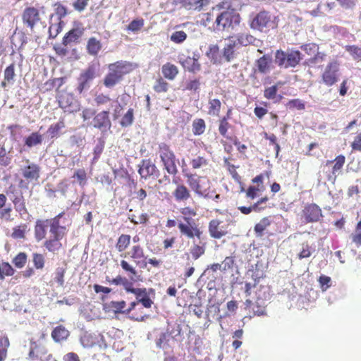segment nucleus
<instances>
[{
  "label": "nucleus",
  "instance_id": "1",
  "mask_svg": "<svg viewBox=\"0 0 361 361\" xmlns=\"http://www.w3.org/2000/svg\"><path fill=\"white\" fill-rule=\"evenodd\" d=\"M241 18L233 9L219 11L214 21L215 30L217 31H230L239 25Z\"/></svg>",
  "mask_w": 361,
  "mask_h": 361
},
{
  "label": "nucleus",
  "instance_id": "2",
  "mask_svg": "<svg viewBox=\"0 0 361 361\" xmlns=\"http://www.w3.org/2000/svg\"><path fill=\"white\" fill-rule=\"evenodd\" d=\"M130 64L126 61H117L109 65V73L104 80V84L106 87L111 88L118 83L123 76L128 73Z\"/></svg>",
  "mask_w": 361,
  "mask_h": 361
},
{
  "label": "nucleus",
  "instance_id": "3",
  "mask_svg": "<svg viewBox=\"0 0 361 361\" xmlns=\"http://www.w3.org/2000/svg\"><path fill=\"white\" fill-rule=\"evenodd\" d=\"M302 58V54L298 50L288 49L286 51L277 50L275 53L274 62L281 68H295Z\"/></svg>",
  "mask_w": 361,
  "mask_h": 361
},
{
  "label": "nucleus",
  "instance_id": "4",
  "mask_svg": "<svg viewBox=\"0 0 361 361\" xmlns=\"http://www.w3.org/2000/svg\"><path fill=\"white\" fill-rule=\"evenodd\" d=\"M249 25L252 30L266 32L271 27H273L271 16L269 12L265 11L250 15L249 18Z\"/></svg>",
  "mask_w": 361,
  "mask_h": 361
},
{
  "label": "nucleus",
  "instance_id": "5",
  "mask_svg": "<svg viewBox=\"0 0 361 361\" xmlns=\"http://www.w3.org/2000/svg\"><path fill=\"white\" fill-rule=\"evenodd\" d=\"M159 154L161 160L167 172L173 175L176 174L178 169L175 163L176 157L174 153L170 150L169 147L164 143L160 145Z\"/></svg>",
  "mask_w": 361,
  "mask_h": 361
},
{
  "label": "nucleus",
  "instance_id": "6",
  "mask_svg": "<svg viewBox=\"0 0 361 361\" xmlns=\"http://www.w3.org/2000/svg\"><path fill=\"white\" fill-rule=\"evenodd\" d=\"M97 72V66L91 64L80 73L78 79V85L77 87L79 93H82L84 90H87L90 87V84L95 78Z\"/></svg>",
  "mask_w": 361,
  "mask_h": 361
},
{
  "label": "nucleus",
  "instance_id": "7",
  "mask_svg": "<svg viewBox=\"0 0 361 361\" xmlns=\"http://www.w3.org/2000/svg\"><path fill=\"white\" fill-rule=\"evenodd\" d=\"M188 182L190 188L199 195L204 194L210 188L211 183L206 177L187 175Z\"/></svg>",
  "mask_w": 361,
  "mask_h": 361
},
{
  "label": "nucleus",
  "instance_id": "8",
  "mask_svg": "<svg viewBox=\"0 0 361 361\" xmlns=\"http://www.w3.org/2000/svg\"><path fill=\"white\" fill-rule=\"evenodd\" d=\"M26 165L21 166L20 173L23 177L28 183H35L38 181L40 176V167L37 164L30 162V160L25 161Z\"/></svg>",
  "mask_w": 361,
  "mask_h": 361
},
{
  "label": "nucleus",
  "instance_id": "9",
  "mask_svg": "<svg viewBox=\"0 0 361 361\" xmlns=\"http://www.w3.org/2000/svg\"><path fill=\"white\" fill-rule=\"evenodd\" d=\"M90 126L99 129L104 133L111 127V122L109 118V111H102L96 114L90 123Z\"/></svg>",
  "mask_w": 361,
  "mask_h": 361
},
{
  "label": "nucleus",
  "instance_id": "10",
  "mask_svg": "<svg viewBox=\"0 0 361 361\" xmlns=\"http://www.w3.org/2000/svg\"><path fill=\"white\" fill-rule=\"evenodd\" d=\"M138 173L142 178L147 180L149 178H157L159 171L150 159H143L139 165Z\"/></svg>",
  "mask_w": 361,
  "mask_h": 361
},
{
  "label": "nucleus",
  "instance_id": "11",
  "mask_svg": "<svg viewBox=\"0 0 361 361\" xmlns=\"http://www.w3.org/2000/svg\"><path fill=\"white\" fill-rule=\"evenodd\" d=\"M51 355L47 353V348L36 343H31L29 352L30 361H49Z\"/></svg>",
  "mask_w": 361,
  "mask_h": 361
},
{
  "label": "nucleus",
  "instance_id": "12",
  "mask_svg": "<svg viewBox=\"0 0 361 361\" xmlns=\"http://www.w3.org/2000/svg\"><path fill=\"white\" fill-rule=\"evenodd\" d=\"M15 210L19 214L21 219L28 220L30 215L29 214L25 206V201L21 192L14 193L11 197Z\"/></svg>",
  "mask_w": 361,
  "mask_h": 361
},
{
  "label": "nucleus",
  "instance_id": "13",
  "mask_svg": "<svg viewBox=\"0 0 361 361\" xmlns=\"http://www.w3.org/2000/svg\"><path fill=\"white\" fill-rule=\"evenodd\" d=\"M232 39L235 44L246 47L248 45H253L256 47H260L262 42L247 32H240L235 35Z\"/></svg>",
  "mask_w": 361,
  "mask_h": 361
},
{
  "label": "nucleus",
  "instance_id": "14",
  "mask_svg": "<svg viewBox=\"0 0 361 361\" xmlns=\"http://www.w3.org/2000/svg\"><path fill=\"white\" fill-rule=\"evenodd\" d=\"M84 30L81 23H75L74 27L63 37V45L67 46L71 42H77L83 35Z\"/></svg>",
  "mask_w": 361,
  "mask_h": 361
},
{
  "label": "nucleus",
  "instance_id": "15",
  "mask_svg": "<svg viewBox=\"0 0 361 361\" xmlns=\"http://www.w3.org/2000/svg\"><path fill=\"white\" fill-rule=\"evenodd\" d=\"M22 19L23 23L32 30L40 19L38 10L34 7L26 8L23 13Z\"/></svg>",
  "mask_w": 361,
  "mask_h": 361
},
{
  "label": "nucleus",
  "instance_id": "16",
  "mask_svg": "<svg viewBox=\"0 0 361 361\" xmlns=\"http://www.w3.org/2000/svg\"><path fill=\"white\" fill-rule=\"evenodd\" d=\"M302 212L306 223L318 221L322 216L321 209L315 204L307 205Z\"/></svg>",
  "mask_w": 361,
  "mask_h": 361
},
{
  "label": "nucleus",
  "instance_id": "17",
  "mask_svg": "<svg viewBox=\"0 0 361 361\" xmlns=\"http://www.w3.org/2000/svg\"><path fill=\"white\" fill-rule=\"evenodd\" d=\"M178 227L182 235L188 238H194L197 237L199 240H202V232L198 228L197 225L184 224L183 222L179 221Z\"/></svg>",
  "mask_w": 361,
  "mask_h": 361
},
{
  "label": "nucleus",
  "instance_id": "18",
  "mask_svg": "<svg viewBox=\"0 0 361 361\" xmlns=\"http://www.w3.org/2000/svg\"><path fill=\"white\" fill-rule=\"evenodd\" d=\"M338 71V64L335 62L330 63L322 75L323 82L328 86H331L338 80L337 72Z\"/></svg>",
  "mask_w": 361,
  "mask_h": 361
},
{
  "label": "nucleus",
  "instance_id": "19",
  "mask_svg": "<svg viewBox=\"0 0 361 361\" xmlns=\"http://www.w3.org/2000/svg\"><path fill=\"white\" fill-rule=\"evenodd\" d=\"M178 61L183 67L189 72L196 73L200 70V64L197 61V58L185 56L184 55L178 56Z\"/></svg>",
  "mask_w": 361,
  "mask_h": 361
},
{
  "label": "nucleus",
  "instance_id": "20",
  "mask_svg": "<svg viewBox=\"0 0 361 361\" xmlns=\"http://www.w3.org/2000/svg\"><path fill=\"white\" fill-rule=\"evenodd\" d=\"M49 220H37L35 226V238L37 242L44 239L47 234Z\"/></svg>",
  "mask_w": 361,
  "mask_h": 361
},
{
  "label": "nucleus",
  "instance_id": "21",
  "mask_svg": "<svg viewBox=\"0 0 361 361\" xmlns=\"http://www.w3.org/2000/svg\"><path fill=\"white\" fill-rule=\"evenodd\" d=\"M63 237V234H58L57 235H51L50 238L44 242V245L49 252H54L58 251L61 247L60 240Z\"/></svg>",
  "mask_w": 361,
  "mask_h": 361
},
{
  "label": "nucleus",
  "instance_id": "22",
  "mask_svg": "<svg viewBox=\"0 0 361 361\" xmlns=\"http://www.w3.org/2000/svg\"><path fill=\"white\" fill-rule=\"evenodd\" d=\"M237 45L233 40H229L226 43L222 50L223 57L227 62L233 61L236 57V49Z\"/></svg>",
  "mask_w": 361,
  "mask_h": 361
},
{
  "label": "nucleus",
  "instance_id": "23",
  "mask_svg": "<svg viewBox=\"0 0 361 361\" xmlns=\"http://www.w3.org/2000/svg\"><path fill=\"white\" fill-rule=\"evenodd\" d=\"M267 197H262L259 200H258L256 203L252 204L250 207H245L242 206L238 207V209L244 214H248L252 211L259 212L264 208H265V204L267 202Z\"/></svg>",
  "mask_w": 361,
  "mask_h": 361
},
{
  "label": "nucleus",
  "instance_id": "24",
  "mask_svg": "<svg viewBox=\"0 0 361 361\" xmlns=\"http://www.w3.org/2000/svg\"><path fill=\"white\" fill-rule=\"evenodd\" d=\"M61 216V214H59L51 220H49V225L50 226V233L51 235L63 234L64 235V231L66 228L60 225L59 219Z\"/></svg>",
  "mask_w": 361,
  "mask_h": 361
},
{
  "label": "nucleus",
  "instance_id": "25",
  "mask_svg": "<svg viewBox=\"0 0 361 361\" xmlns=\"http://www.w3.org/2000/svg\"><path fill=\"white\" fill-rule=\"evenodd\" d=\"M68 336L69 331L62 325L56 326L51 332V337L56 342L66 340Z\"/></svg>",
  "mask_w": 361,
  "mask_h": 361
},
{
  "label": "nucleus",
  "instance_id": "26",
  "mask_svg": "<svg viewBox=\"0 0 361 361\" xmlns=\"http://www.w3.org/2000/svg\"><path fill=\"white\" fill-rule=\"evenodd\" d=\"M271 61V57L269 55H264L260 57L256 62L259 72L263 74L268 73Z\"/></svg>",
  "mask_w": 361,
  "mask_h": 361
},
{
  "label": "nucleus",
  "instance_id": "27",
  "mask_svg": "<svg viewBox=\"0 0 361 361\" xmlns=\"http://www.w3.org/2000/svg\"><path fill=\"white\" fill-rule=\"evenodd\" d=\"M190 252L192 255V257L197 260L202 255H203L205 252V243H202L201 240H200L199 243H196L195 241L193 242V245L191 246L190 249Z\"/></svg>",
  "mask_w": 361,
  "mask_h": 361
},
{
  "label": "nucleus",
  "instance_id": "28",
  "mask_svg": "<svg viewBox=\"0 0 361 361\" xmlns=\"http://www.w3.org/2000/svg\"><path fill=\"white\" fill-rule=\"evenodd\" d=\"M161 72L164 76L169 80H173L178 73V68L170 63L163 65Z\"/></svg>",
  "mask_w": 361,
  "mask_h": 361
},
{
  "label": "nucleus",
  "instance_id": "29",
  "mask_svg": "<svg viewBox=\"0 0 361 361\" xmlns=\"http://www.w3.org/2000/svg\"><path fill=\"white\" fill-rule=\"evenodd\" d=\"M102 49L101 42L95 37H90L87 44V49L89 54L92 56L97 55Z\"/></svg>",
  "mask_w": 361,
  "mask_h": 361
},
{
  "label": "nucleus",
  "instance_id": "30",
  "mask_svg": "<svg viewBox=\"0 0 361 361\" xmlns=\"http://www.w3.org/2000/svg\"><path fill=\"white\" fill-rule=\"evenodd\" d=\"M203 0H173L175 5L180 4L185 9L190 10L193 8H200L202 6Z\"/></svg>",
  "mask_w": 361,
  "mask_h": 361
},
{
  "label": "nucleus",
  "instance_id": "31",
  "mask_svg": "<svg viewBox=\"0 0 361 361\" xmlns=\"http://www.w3.org/2000/svg\"><path fill=\"white\" fill-rule=\"evenodd\" d=\"M345 158L343 155H339L336 157L335 159V164L333 166L332 169V175L329 176V180H335L336 178L337 177L338 172L343 166V164L345 163Z\"/></svg>",
  "mask_w": 361,
  "mask_h": 361
},
{
  "label": "nucleus",
  "instance_id": "32",
  "mask_svg": "<svg viewBox=\"0 0 361 361\" xmlns=\"http://www.w3.org/2000/svg\"><path fill=\"white\" fill-rule=\"evenodd\" d=\"M42 135L37 132L32 133L25 140V145L31 148L32 147L40 145L42 142Z\"/></svg>",
  "mask_w": 361,
  "mask_h": 361
},
{
  "label": "nucleus",
  "instance_id": "33",
  "mask_svg": "<svg viewBox=\"0 0 361 361\" xmlns=\"http://www.w3.org/2000/svg\"><path fill=\"white\" fill-rule=\"evenodd\" d=\"M257 301L262 300L264 303L267 302L271 298V293L269 287L268 286H260L257 291Z\"/></svg>",
  "mask_w": 361,
  "mask_h": 361
},
{
  "label": "nucleus",
  "instance_id": "34",
  "mask_svg": "<svg viewBox=\"0 0 361 361\" xmlns=\"http://www.w3.org/2000/svg\"><path fill=\"white\" fill-rule=\"evenodd\" d=\"M173 195L176 200L183 201L188 200L190 195L188 188L183 185H178L173 192Z\"/></svg>",
  "mask_w": 361,
  "mask_h": 361
},
{
  "label": "nucleus",
  "instance_id": "35",
  "mask_svg": "<svg viewBox=\"0 0 361 361\" xmlns=\"http://www.w3.org/2000/svg\"><path fill=\"white\" fill-rule=\"evenodd\" d=\"M218 226L219 222L217 221H212L209 223V231L212 237L219 239L225 235V233L222 231H219Z\"/></svg>",
  "mask_w": 361,
  "mask_h": 361
},
{
  "label": "nucleus",
  "instance_id": "36",
  "mask_svg": "<svg viewBox=\"0 0 361 361\" xmlns=\"http://www.w3.org/2000/svg\"><path fill=\"white\" fill-rule=\"evenodd\" d=\"M270 223L271 221L267 217L261 219L255 226V231L257 236H262L264 231L270 225Z\"/></svg>",
  "mask_w": 361,
  "mask_h": 361
},
{
  "label": "nucleus",
  "instance_id": "37",
  "mask_svg": "<svg viewBox=\"0 0 361 361\" xmlns=\"http://www.w3.org/2000/svg\"><path fill=\"white\" fill-rule=\"evenodd\" d=\"M65 127V124L63 121H59L54 125L50 126L47 131V133L51 138L57 137L60 134V130Z\"/></svg>",
  "mask_w": 361,
  "mask_h": 361
},
{
  "label": "nucleus",
  "instance_id": "38",
  "mask_svg": "<svg viewBox=\"0 0 361 361\" xmlns=\"http://www.w3.org/2000/svg\"><path fill=\"white\" fill-rule=\"evenodd\" d=\"M9 341L7 337L0 336V361H4L7 355Z\"/></svg>",
  "mask_w": 361,
  "mask_h": 361
},
{
  "label": "nucleus",
  "instance_id": "39",
  "mask_svg": "<svg viewBox=\"0 0 361 361\" xmlns=\"http://www.w3.org/2000/svg\"><path fill=\"white\" fill-rule=\"evenodd\" d=\"M130 236L129 235H121L118 240L116 248L119 252L124 251L130 244Z\"/></svg>",
  "mask_w": 361,
  "mask_h": 361
},
{
  "label": "nucleus",
  "instance_id": "40",
  "mask_svg": "<svg viewBox=\"0 0 361 361\" xmlns=\"http://www.w3.org/2000/svg\"><path fill=\"white\" fill-rule=\"evenodd\" d=\"M14 269L8 262L0 264V279H4L5 276H10L13 275Z\"/></svg>",
  "mask_w": 361,
  "mask_h": 361
},
{
  "label": "nucleus",
  "instance_id": "41",
  "mask_svg": "<svg viewBox=\"0 0 361 361\" xmlns=\"http://www.w3.org/2000/svg\"><path fill=\"white\" fill-rule=\"evenodd\" d=\"M27 226L26 224H21L13 228L11 236L15 239H22L25 238V233Z\"/></svg>",
  "mask_w": 361,
  "mask_h": 361
},
{
  "label": "nucleus",
  "instance_id": "42",
  "mask_svg": "<svg viewBox=\"0 0 361 361\" xmlns=\"http://www.w3.org/2000/svg\"><path fill=\"white\" fill-rule=\"evenodd\" d=\"M315 251V248L310 245L307 243L302 244V250L298 254L299 259L307 258L311 256L312 253Z\"/></svg>",
  "mask_w": 361,
  "mask_h": 361
},
{
  "label": "nucleus",
  "instance_id": "43",
  "mask_svg": "<svg viewBox=\"0 0 361 361\" xmlns=\"http://www.w3.org/2000/svg\"><path fill=\"white\" fill-rule=\"evenodd\" d=\"M205 130V123L203 119H197L193 121L192 131L195 135H200Z\"/></svg>",
  "mask_w": 361,
  "mask_h": 361
},
{
  "label": "nucleus",
  "instance_id": "44",
  "mask_svg": "<svg viewBox=\"0 0 361 361\" xmlns=\"http://www.w3.org/2000/svg\"><path fill=\"white\" fill-rule=\"evenodd\" d=\"M15 73V66L13 63L9 65L4 70V80L8 83L13 84L14 82Z\"/></svg>",
  "mask_w": 361,
  "mask_h": 361
},
{
  "label": "nucleus",
  "instance_id": "45",
  "mask_svg": "<svg viewBox=\"0 0 361 361\" xmlns=\"http://www.w3.org/2000/svg\"><path fill=\"white\" fill-rule=\"evenodd\" d=\"M209 114L213 116H217L221 109V102L217 99H211L209 101Z\"/></svg>",
  "mask_w": 361,
  "mask_h": 361
},
{
  "label": "nucleus",
  "instance_id": "46",
  "mask_svg": "<svg viewBox=\"0 0 361 361\" xmlns=\"http://www.w3.org/2000/svg\"><path fill=\"white\" fill-rule=\"evenodd\" d=\"M187 38V34L184 31H175L170 37V39L176 44L183 43Z\"/></svg>",
  "mask_w": 361,
  "mask_h": 361
},
{
  "label": "nucleus",
  "instance_id": "47",
  "mask_svg": "<svg viewBox=\"0 0 361 361\" xmlns=\"http://www.w3.org/2000/svg\"><path fill=\"white\" fill-rule=\"evenodd\" d=\"M133 119V109H129L126 114L123 116L120 123L123 127H128L132 125Z\"/></svg>",
  "mask_w": 361,
  "mask_h": 361
},
{
  "label": "nucleus",
  "instance_id": "48",
  "mask_svg": "<svg viewBox=\"0 0 361 361\" xmlns=\"http://www.w3.org/2000/svg\"><path fill=\"white\" fill-rule=\"evenodd\" d=\"M27 262V255L24 252H20L13 259V263L17 268H23Z\"/></svg>",
  "mask_w": 361,
  "mask_h": 361
},
{
  "label": "nucleus",
  "instance_id": "49",
  "mask_svg": "<svg viewBox=\"0 0 361 361\" xmlns=\"http://www.w3.org/2000/svg\"><path fill=\"white\" fill-rule=\"evenodd\" d=\"M12 208L11 205L7 207L0 208V219L7 222L13 221V218L11 216Z\"/></svg>",
  "mask_w": 361,
  "mask_h": 361
},
{
  "label": "nucleus",
  "instance_id": "50",
  "mask_svg": "<svg viewBox=\"0 0 361 361\" xmlns=\"http://www.w3.org/2000/svg\"><path fill=\"white\" fill-rule=\"evenodd\" d=\"M267 304L264 303L263 301L259 300L255 302V305L252 307L254 314L257 316H263L266 314L265 308Z\"/></svg>",
  "mask_w": 361,
  "mask_h": 361
},
{
  "label": "nucleus",
  "instance_id": "51",
  "mask_svg": "<svg viewBox=\"0 0 361 361\" xmlns=\"http://www.w3.org/2000/svg\"><path fill=\"white\" fill-rule=\"evenodd\" d=\"M80 343L84 348L92 347L95 341L92 335L85 333L80 337Z\"/></svg>",
  "mask_w": 361,
  "mask_h": 361
},
{
  "label": "nucleus",
  "instance_id": "52",
  "mask_svg": "<svg viewBox=\"0 0 361 361\" xmlns=\"http://www.w3.org/2000/svg\"><path fill=\"white\" fill-rule=\"evenodd\" d=\"M108 307L112 309V310L116 312H122L123 313V309L126 307V302L122 301H111L108 305Z\"/></svg>",
  "mask_w": 361,
  "mask_h": 361
},
{
  "label": "nucleus",
  "instance_id": "53",
  "mask_svg": "<svg viewBox=\"0 0 361 361\" xmlns=\"http://www.w3.org/2000/svg\"><path fill=\"white\" fill-rule=\"evenodd\" d=\"M169 334L166 332L160 334L159 338L156 340V345L157 348L164 349L168 345Z\"/></svg>",
  "mask_w": 361,
  "mask_h": 361
},
{
  "label": "nucleus",
  "instance_id": "54",
  "mask_svg": "<svg viewBox=\"0 0 361 361\" xmlns=\"http://www.w3.org/2000/svg\"><path fill=\"white\" fill-rule=\"evenodd\" d=\"M104 146V140H102L101 138L98 139L97 142L95 147H94V158H93L94 161H96L99 159V156L101 155V154L103 152Z\"/></svg>",
  "mask_w": 361,
  "mask_h": 361
},
{
  "label": "nucleus",
  "instance_id": "55",
  "mask_svg": "<svg viewBox=\"0 0 361 361\" xmlns=\"http://www.w3.org/2000/svg\"><path fill=\"white\" fill-rule=\"evenodd\" d=\"M73 177L77 178L80 186L83 187L86 184L87 175L84 169L77 170Z\"/></svg>",
  "mask_w": 361,
  "mask_h": 361
},
{
  "label": "nucleus",
  "instance_id": "56",
  "mask_svg": "<svg viewBox=\"0 0 361 361\" xmlns=\"http://www.w3.org/2000/svg\"><path fill=\"white\" fill-rule=\"evenodd\" d=\"M65 269L62 267H58L55 271L54 280L60 286H63L64 284V274Z\"/></svg>",
  "mask_w": 361,
  "mask_h": 361
},
{
  "label": "nucleus",
  "instance_id": "57",
  "mask_svg": "<svg viewBox=\"0 0 361 361\" xmlns=\"http://www.w3.org/2000/svg\"><path fill=\"white\" fill-rule=\"evenodd\" d=\"M166 332L169 334V337L171 336L173 338H176L180 335L181 328L180 325L174 324L169 326Z\"/></svg>",
  "mask_w": 361,
  "mask_h": 361
},
{
  "label": "nucleus",
  "instance_id": "58",
  "mask_svg": "<svg viewBox=\"0 0 361 361\" xmlns=\"http://www.w3.org/2000/svg\"><path fill=\"white\" fill-rule=\"evenodd\" d=\"M32 261L36 269H39L44 267V257L42 255L34 253Z\"/></svg>",
  "mask_w": 361,
  "mask_h": 361
},
{
  "label": "nucleus",
  "instance_id": "59",
  "mask_svg": "<svg viewBox=\"0 0 361 361\" xmlns=\"http://www.w3.org/2000/svg\"><path fill=\"white\" fill-rule=\"evenodd\" d=\"M89 0H74L72 5L78 12L83 11L88 5Z\"/></svg>",
  "mask_w": 361,
  "mask_h": 361
},
{
  "label": "nucleus",
  "instance_id": "60",
  "mask_svg": "<svg viewBox=\"0 0 361 361\" xmlns=\"http://www.w3.org/2000/svg\"><path fill=\"white\" fill-rule=\"evenodd\" d=\"M169 84L162 79L157 81L154 89L157 92H165L168 90Z\"/></svg>",
  "mask_w": 361,
  "mask_h": 361
},
{
  "label": "nucleus",
  "instance_id": "61",
  "mask_svg": "<svg viewBox=\"0 0 361 361\" xmlns=\"http://www.w3.org/2000/svg\"><path fill=\"white\" fill-rule=\"evenodd\" d=\"M207 164V160L202 157H197L191 161V165L192 168L195 169H200L204 166H206Z\"/></svg>",
  "mask_w": 361,
  "mask_h": 361
},
{
  "label": "nucleus",
  "instance_id": "62",
  "mask_svg": "<svg viewBox=\"0 0 361 361\" xmlns=\"http://www.w3.org/2000/svg\"><path fill=\"white\" fill-rule=\"evenodd\" d=\"M55 13L58 16L59 19L64 18L67 15V8L59 3L54 4Z\"/></svg>",
  "mask_w": 361,
  "mask_h": 361
},
{
  "label": "nucleus",
  "instance_id": "63",
  "mask_svg": "<svg viewBox=\"0 0 361 361\" xmlns=\"http://www.w3.org/2000/svg\"><path fill=\"white\" fill-rule=\"evenodd\" d=\"M144 25L143 20H133L128 26V30L136 32L141 29Z\"/></svg>",
  "mask_w": 361,
  "mask_h": 361
},
{
  "label": "nucleus",
  "instance_id": "64",
  "mask_svg": "<svg viewBox=\"0 0 361 361\" xmlns=\"http://www.w3.org/2000/svg\"><path fill=\"white\" fill-rule=\"evenodd\" d=\"M278 91V87L277 85H273L271 87H269L267 88L264 90V97L269 99H273L275 98L276 93Z\"/></svg>",
  "mask_w": 361,
  "mask_h": 361
}]
</instances>
